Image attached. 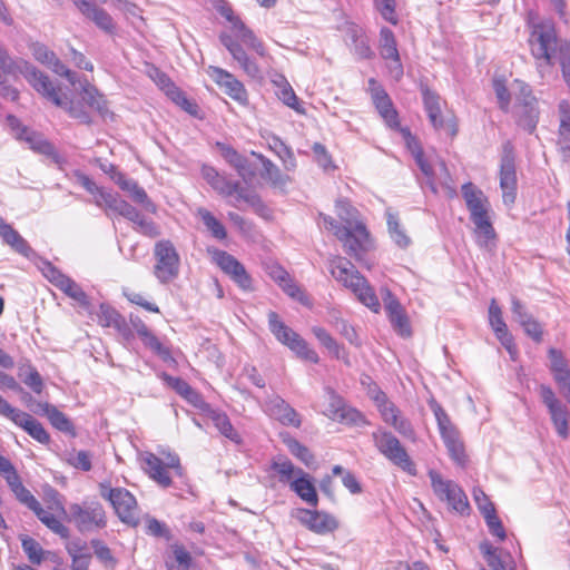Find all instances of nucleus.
I'll return each mask as SVG.
<instances>
[{
  "label": "nucleus",
  "mask_w": 570,
  "mask_h": 570,
  "mask_svg": "<svg viewBox=\"0 0 570 570\" xmlns=\"http://www.w3.org/2000/svg\"><path fill=\"white\" fill-rule=\"evenodd\" d=\"M112 179L122 190L129 194L134 202L142 205L148 212H156L155 204L149 199L145 189L141 188L137 181L126 178L121 173H117L116 176H112Z\"/></svg>",
  "instance_id": "30"
},
{
  "label": "nucleus",
  "mask_w": 570,
  "mask_h": 570,
  "mask_svg": "<svg viewBox=\"0 0 570 570\" xmlns=\"http://www.w3.org/2000/svg\"><path fill=\"white\" fill-rule=\"evenodd\" d=\"M421 91L424 109L432 126L436 130H445L449 136L454 137L458 132V127L454 119H445L443 117L441 97L428 87H422Z\"/></svg>",
  "instance_id": "17"
},
{
  "label": "nucleus",
  "mask_w": 570,
  "mask_h": 570,
  "mask_svg": "<svg viewBox=\"0 0 570 570\" xmlns=\"http://www.w3.org/2000/svg\"><path fill=\"white\" fill-rule=\"evenodd\" d=\"M267 316L271 332L282 344L286 345L299 358L315 364L318 363L320 357L317 353L308 347L304 338L285 325L276 312L271 311Z\"/></svg>",
  "instance_id": "10"
},
{
  "label": "nucleus",
  "mask_w": 570,
  "mask_h": 570,
  "mask_svg": "<svg viewBox=\"0 0 570 570\" xmlns=\"http://www.w3.org/2000/svg\"><path fill=\"white\" fill-rule=\"evenodd\" d=\"M383 421L391 425L396 432L406 438H414V429L411 422L401 415L396 405L389 401L385 393L376 391L373 396Z\"/></svg>",
  "instance_id": "16"
},
{
  "label": "nucleus",
  "mask_w": 570,
  "mask_h": 570,
  "mask_svg": "<svg viewBox=\"0 0 570 570\" xmlns=\"http://www.w3.org/2000/svg\"><path fill=\"white\" fill-rule=\"evenodd\" d=\"M57 287L79 304L87 306L88 297L82 288L70 277H66Z\"/></svg>",
  "instance_id": "54"
},
{
  "label": "nucleus",
  "mask_w": 570,
  "mask_h": 570,
  "mask_svg": "<svg viewBox=\"0 0 570 570\" xmlns=\"http://www.w3.org/2000/svg\"><path fill=\"white\" fill-rule=\"evenodd\" d=\"M387 227L393 242L401 248H406L411 244L410 237L401 228L397 216L387 213Z\"/></svg>",
  "instance_id": "49"
},
{
  "label": "nucleus",
  "mask_w": 570,
  "mask_h": 570,
  "mask_svg": "<svg viewBox=\"0 0 570 570\" xmlns=\"http://www.w3.org/2000/svg\"><path fill=\"white\" fill-rule=\"evenodd\" d=\"M372 439L377 451L394 465L410 475H416V468L405 448L391 432L377 429L372 433Z\"/></svg>",
  "instance_id": "9"
},
{
  "label": "nucleus",
  "mask_w": 570,
  "mask_h": 570,
  "mask_svg": "<svg viewBox=\"0 0 570 570\" xmlns=\"http://www.w3.org/2000/svg\"><path fill=\"white\" fill-rule=\"evenodd\" d=\"M16 425L22 428L32 439L41 444H48L50 436L32 415L19 410L11 420Z\"/></svg>",
  "instance_id": "32"
},
{
  "label": "nucleus",
  "mask_w": 570,
  "mask_h": 570,
  "mask_svg": "<svg viewBox=\"0 0 570 570\" xmlns=\"http://www.w3.org/2000/svg\"><path fill=\"white\" fill-rule=\"evenodd\" d=\"M53 87L62 101V105L59 106L60 108L66 109L70 117L79 120L81 124L88 125L91 122L90 115L85 110L83 106L80 102H75L72 100L68 101L66 97H62L60 95L59 88H57L55 85Z\"/></svg>",
  "instance_id": "48"
},
{
  "label": "nucleus",
  "mask_w": 570,
  "mask_h": 570,
  "mask_svg": "<svg viewBox=\"0 0 570 570\" xmlns=\"http://www.w3.org/2000/svg\"><path fill=\"white\" fill-rule=\"evenodd\" d=\"M557 145L560 151L563 154L570 153V121L566 122L564 120L560 122L558 129V140Z\"/></svg>",
  "instance_id": "63"
},
{
  "label": "nucleus",
  "mask_w": 570,
  "mask_h": 570,
  "mask_svg": "<svg viewBox=\"0 0 570 570\" xmlns=\"http://www.w3.org/2000/svg\"><path fill=\"white\" fill-rule=\"evenodd\" d=\"M413 154L420 169L428 178L430 189L436 194L439 187H441L448 197H454L456 195L455 186L445 163L439 160L435 166H432L424 159L421 149L413 151Z\"/></svg>",
  "instance_id": "14"
},
{
  "label": "nucleus",
  "mask_w": 570,
  "mask_h": 570,
  "mask_svg": "<svg viewBox=\"0 0 570 570\" xmlns=\"http://www.w3.org/2000/svg\"><path fill=\"white\" fill-rule=\"evenodd\" d=\"M499 176L503 203L507 206H511L517 198L518 179L514 148L510 141L504 142L502 147Z\"/></svg>",
  "instance_id": "15"
},
{
  "label": "nucleus",
  "mask_w": 570,
  "mask_h": 570,
  "mask_svg": "<svg viewBox=\"0 0 570 570\" xmlns=\"http://www.w3.org/2000/svg\"><path fill=\"white\" fill-rule=\"evenodd\" d=\"M291 490L295 492L303 501L316 507L318 502L316 489L312 482V478L303 472L298 478L291 482Z\"/></svg>",
  "instance_id": "37"
},
{
  "label": "nucleus",
  "mask_w": 570,
  "mask_h": 570,
  "mask_svg": "<svg viewBox=\"0 0 570 570\" xmlns=\"http://www.w3.org/2000/svg\"><path fill=\"white\" fill-rule=\"evenodd\" d=\"M48 497L50 498L48 509L63 514L81 533L94 532L107 525L106 511L97 501L71 503L67 512L58 491L50 489Z\"/></svg>",
  "instance_id": "2"
},
{
  "label": "nucleus",
  "mask_w": 570,
  "mask_h": 570,
  "mask_svg": "<svg viewBox=\"0 0 570 570\" xmlns=\"http://www.w3.org/2000/svg\"><path fill=\"white\" fill-rule=\"evenodd\" d=\"M328 266L332 276L338 283L348 288L357 299L371 311L375 313L379 312L381 305L374 289L350 261L341 256H335L330 259Z\"/></svg>",
  "instance_id": "4"
},
{
  "label": "nucleus",
  "mask_w": 570,
  "mask_h": 570,
  "mask_svg": "<svg viewBox=\"0 0 570 570\" xmlns=\"http://www.w3.org/2000/svg\"><path fill=\"white\" fill-rule=\"evenodd\" d=\"M37 518L53 533L60 535L63 539L69 537V529L65 527L52 513L46 511L40 502L37 504V508L31 510Z\"/></svg>",
  "instance_id": "41"
},
{
  "label": "nucleus",
  "mask_w": 570,
  "mask_h": 570,
  "mask_svg": "<svg viewBox=\"0 0 570 570\" xmlns=\"http://www.w3.org/2000/svg\"><path fill=\"white\" fill-rule=\"evenodd\" d=\"M67 462L76 469L89 471L91 469V454L85 450H72L68 453Z\"/></svg>",
  "instance_id": "59"
},
{
  "label": "nucleus",
  "mask_w": 570,
  "mask_h": 570,
  "mask_svg": "<svg viewBox=\"0 0 570 570\" xmlns=\"http://www.w3.org/2000/svg\"><path fill=\"white\" fill-rule=\"evenodd\" d=\"M528 41L535 60L543 61L548 66L552 65L558 46L557 32L552 21L543 20L533 23Z\"/></svg>",
  "instance_id": "8"
},
{
  "label": "nucleus",
  "mask_w": 570,
  "mask_h": 570,
  "mask_svg": "<svg viewBox=\"0 0 570 570\" xmlns=\"http://www.w3.org/2000/svg\"><path fill=\"white\" fill-rule=\"evenodd\" d=\"M0 237L6 244L22 256L29 258L33 250L29 246L28 242L4 219H0Z\"/></svg>",
  "instance_id": "35"
},
{
  "label": "nucleus",
  "mask_w": 570,
  "mask_h": 570,
  "mask_svg": "<svg viewBox=\"0 0 570 570\" xmlns=\"http://www.w3.org/2000/svg\"><path fill=\"white\" fill-rule=\"evenodd\" d=\"M213 261L227 274L242 289H250L252 279L247 274L244 265L233 255L217 248H208Z\"/></svg>",
  "instance_id": "18"
},
{
  "label": "nucleus",
  "mask_w": 570,
  "mask_h": 570,
  "mask_svg": "<svg viewBox=\"0 0 570 570\" xmlns=\"http://www.w3.org/2000/svg\"><path fill=\"white\" fill-rule=\"evenodd\" d=\"M31 49L36 60L46 65L58 76L65 77L72 86H76V73L71 71L47 46L42 43H33Z\"/></svg>",
  "instance_id": "26"
},
{
  "label": "nucleus",
  "mask_w": 570,
  "mask_h": 570,
  "mask_svg": "<svg viewBox=\"0 0 570 570\" xmlns=\"http://www.w3.org/2000/svg\"><path fill=\"white\" fill-rule=\"evenodd\" d=\"M335 210L337 217L343 223V228H346L348 232L346 253L357 262H362L364 253L371 247V239L366 226L360 218L358 210L345 199L336 202Z\"/></svg>",
  "instance_id": "5"
},
{
  "label": "nucleus",
  "mask_w": 570,
  "mask_h": 570,
  "mask_svg": "<svg viewBox=\"0 0 570 570\" xmlns=\"http://www.w3.org/2000/svg\"><path fill=\"white\" fill-rule=\"evenodd\" d=\"M383 302L394 331L402 337H410L412 335L410 321L399 299L389 289H385Z\"/></svg>",
  "instance_id": "21"
},
{
  "label": "nucleus",
  "mask_w": 570,
  "mask_h": 570,
  "mask_svg": "<svg viewBox=\"0 0 570 570\" xmlns=\"http://www.w3.org/2000/svg\"><path fill=\"white\" fill-rule=\"evenodd\" d=\"M21 547L28 559L33 564H40L43 560V549L41 546L31 537L22 535L20 538Z\"/></svg>",
  "instance_id": "53"
},
{
  "label": "nucleus",
  "mask_w": 570,
  "mask_h": 570,
  "mask_svg": "<svg viewBox=\"0 0 570 570\" xmlns=\"http://www.w3.org/2000/svg\"><path fill=\"white\" fill-rule=\"evenodd\" d=\"M164 459L151 452L141 454V468L145 473L163 488H169L173 483L169 470H173L177 476H183L184 470L179 456L170 451H160Z\"/></svg>",
  "instance_id": "6"
},
{
  "label": "nucleus",
  "mask_w": 570,
  "mask_h": 570,
  "mask_svg": "<svg viewBox=\"0 0 570 570\" xmlns=\"http://www.w3.org/2000/svg\"><path fill=\"white\" fill-rule=\"evenodd\" d=\"M150 77L174 102L190 112L191 104L166 73L157 68H153Z\"/></svg>",
  "instance_id": "31"
},
{
  "label": "nucleus",
  "mask_w": 570,
  "mask_h": 570,
  "mask_svg": "<svg viewBox=\"0 0 570 570\" xmlns=\"http://www.w3.org/2000/svg\"><path fill=\"white\" fill-rule=\"evenodd\" d=\"M10 490L16 495L17 500L26 505L28 509L32 510L37 508L39 501L35 498V495L22 484L21 479L18 478L13 482L8 484Z\"/></svg>",
  "instance_id": "51"
},
{
  "label": "nucleus",
  "mask_w": 570,
  "mask_h": 570,
  "mask_svg": "<svg viewBox=\"0 0 570 570\" xmlns=\"http://www.w3.org/2000/svg\"><path fill=\"white\" fill-rule=\"evenodd\" d=\"M281 287L289 297L298 301L304 305L309 304L308 296L291 277Z\"/></svg>",
  "instance_id": "60"
},
{
  "label": "nucleus",
  "mask_w": 570,
  "mask_h": 570,
  "mask_svg": "<svg viewBox=\"0 0 570 570\" xmlns=\"http://www.w3.org/2000/svg\"><path fill=\"white\" fill-rule=\"evenodd\" d=\"M223 14L232 23L234 36L222 33L219 36L220 42L248 77L253 79L261 78V69L258 65L246 53L239 41L254 50L261 57L266 55L264 43L244 24L239 18L233 14L230 9L223 12Z\"/></svg>",
  "instance_id": "1"
},
{
  "label": "nucleus",
  "mask_w": 570,
  "mask_h": 570,
  "mask_svg": "<svg viewBox=\"0 0 570 570\" xmlns=\"http://www.w3.org/2000/svg\"><path fill=\"white\" fill-rule=\"evenodd\" d=\"M224 157L244 180L250 179L254 176V170L250 168L248 159L238 154L235 149H226Z\"/></svg>",
  "instance_id": "43"
},
{
  "label": "nucleus",
  "mask_w": 570,
  "mask_h": 570,
  "mask_svg": "<svg viewBox=\"0 0 570 570\" xmlns=\"http://www.w3.org/2000/svg\"><path fill=\"white\" fill-rule=\"evenodd\" d=\"M140 340L147 348L153 351L164 362L173 364L176 363L175 358L171 356L169 347L165 346L151 331L147 332L140 337Z\"/></svg>",
  "instance_id": "44"
},
{
  "label": "nucleus",
  "mask_w": 570,
  "mask_h": 570,
  "mask_svg": "<svg viewBox=\"0 0 570 570\" xmlns=\"http://www.w3.org/2000/svg\"><path fill=\"white\" fill-rule=\"evenodd\" d=\"M78 183L92 195V202L99 208H104L105 202L101 198H106L107 196H111V191H107L106 189L98 187L94 180H91L87 175L80 174L78 175Z\"/></svg>",
  "instance_id": "46"
},
{
  "label": "nucleus",
  "mask_w": 570,
  "mask_h": 570,
  "mask_svg": "<svg viewBox=\"0 0 570 570\" xmlns=\"http://www.w3.org/2000/svg\"><path fill=\"white\" fill-rule=\"evenodd\" d=\"M511 312L513 320L520 325L533 318V316L528 312L525 305L515 296L511 298Z\"/></svg>",
  "instance_id": "62"
},
{
  "label": "nucleus",
  "mask_w": 570,
  "mask_h": 570,
  "mask_svg": "<svg viewBox=\"0 0 570 570\" xmlns=\"http://www.w3.org/2000/svg\"><path fill=\"white\" fill-rule=\"evenodd\" d=\"M379 50L384 60H390L387 65L390 75L395 80H400L403 76V65L397 50L395 36L387 27H382L380 30Z\"/></svg>",
  "instance_id": "19"
},
{
  "label": "nucleus",
  "mask_w": 570,
  "mask_h": 570,
  "mask_svg": "<svg viewBox=\"0 0 570 570\" xmlns=\"http://www.w3.org/2000/svg\"><path fill=\"white\" fill-rule=\"evenodd\" d=\"M462 196L465 200L470 218L475 226L476 243L481 248H490L495 239V230L489 217L490 203L484 193L472 183L462 186Z\"/></svg>",
  "instance_id": "3"
},
{
  "label": "nucleus",
  "mask_w": 570,
  "mask_h": 570,
  "mask_svg": "<svg viewBox=\"0 0 570 570\" xmlns=\"http://www.w3.org/2000/svg\"><path fill=\"white\" fill-rule=\"evenodd\" d=\"M101 199L105 202L102 209H105L108 216L111 214H117L130 220L131 223L138 222V218L141 216L140 212L136 207L120 198L117 194L112 193L111 196H107V199Z\"/></svg>",
  "instance_id": "34"
},
{
  "label": "nucleus",
  "mask_w": 570,
  "mask_h": 570,
  "mask_svg": "<svg viewBox=\"0 0 570 570\" xmlns=\"http://www.w3.org/2000/svg\"><path fill=\"white\" fill-rule=\"evenodd\" d=\"M258 159L262 161L263 165V178L271 181L274 186H284L288 181V178L283 175L279 170V168L273 164L268 158L264 157L263 155H258Z\"/></svg>",
  "instance_id": "45"
},
{
  "label": "nucleus",
  "mask_w": 570,
  "mask_h": 570,
  "mask_svg": "<svg viewBox=\"0 0 570 570\" xmlns=\"http://www.w3.org/2000/svg\"><path fill=\"white\" fill-rule=\"evenodd\" d=\"M79 11L95 22L101 30L111 33L115 30V23L111 16L104 9L96 7L87 0H72Z\"/></svg>",
  "instance_id": "29"
},
{
  "label": "nucleus",
  "mask_w": 570,
  "mask_h": 570,
  "mask_svg": "<svg viewBox=\"0 0 570 570\" xmlns=\"http://www.w3.org/2000/svg\"><path fill=\"white\" fill-rule=\"evenodd\" d=\"M490 326L492 327L497 338L505 347L511 357H514L517 353L515 345L513 343V336L510 334L505 322L502 316L489 318Z\"/></svg>",
  "instance_id": "40"
},
{
  "label": "nucleus",
  "mask_w": 570,
  "mask_h": 570,
  "mask_svg": "<svg viewBox=\"0 0 570 570\" xmlns=\"http://www.w3.org/2000/svg\"><path fill=\"white\" fill-rule=\"evenodd\" d=\"M45 412L52 424L57 430L66 433H73V425L71 421L57 407L46 404Z\"/></svg>",
  "instance_id": "47"
},
{
  "label": "nucleus",
  "mask_w": 570,
  "mask_h": 570,
  "mask_svg": "<svg viewBox=\"0 0 570 570\" xmlns=\"http://www.w3.org/2000/svg\"><path fill=\"white\" fill-rule=\"evenodd\" d=\"M8 121L13 129L17 139L26 141L30 149L46 156L56 155L55 147L47 139H45L41 134H38L28 127L21 126L19 120L13 116H9Z\"/></svg>",
  "instance_id": "24"
},
{
  "label": "nucleus",
  "mask_w": 570,
  "mask_h": 570,
  "mask_svg": "<svg viewBox=\"0 0 570 570\" xmlns=\"http://www.w3.org/2000/svg\"><path fill=\"white\" fill-rule=\"evenodd\" d=\"M208 75L232 99L237 101L246 100V89L233 73L223 68L210 66L208 68Z\"/></svg>",
  "instance_id": "25"
},
{
  "label": "nucleus",
  "mask_w": 570,
  "mask_h": 570,
  "mask_svg": "<svg viewBox=\"0 0 570 570\" xmlns=\"http://www.w3.org/2000/svg\"><path fill=\"white\" fill-rule=\"evenodd\" d=\"M332 406H335L334 419L356 426L367 424L365 417L356 409L347 406L342 403V400L337 396H333Z\"/></svg>",
  "instance_id": "38"
},
{
  "label": "nucleus",
  "mask_w": 570,
  "mask_h": 570,
  "mask_svg": "<svg viewBox=\"0 0 570 570\" xmlns=\"http://www.w3.org/2000/svg\"><path fill=\"white\" fill-rule=\"evenodd\" d=\"M217 430L227 439L236 444L242 443L239 433L234 429L228 416L224 413H217L213 416Z\"/></svg>",
  "instance_id": "50"
},
{
  "label": "nucleus",
  "mask_w": 570,
  "mask_h": 570,
  "mask_svg": "<svg viewBox=\"0 0 570 570\" xmlns=\"http://www.w3.org/2000/svg\"><path fill=\"white\" fill-rule=\"evenodd\" d=\"M265 411L275 420L284 425H292L298 428L301 425V417L298 413L281 396L274 395L268 399L265 404Z\"/></svg>",
  "instance_id": "28"
},
{
  "label": "nucleus",
  "mask_w": 570,
  "mask_h": 570,
  "mask_svg": "<svg viewBox=\"0 0 570 570\" xmlns=\"http://www.w3.org/2000/svg\"><path fill=\"white\" fill-rule=\"evenodd\" d=\"M493 89H494L495 96L499 100L500 108L502 110L507 111L509 108L511 98H510L509 89L505 86V80L495 78L493 80Z\"/></svg>",
  "instance_id": "61"
},
{
  "label": "nucleus",
  "mask_w": 570,
  "mask_h": 570,
  "mask_svg": "<svg viewBox=\"0 0 570 570\" xmlns=\"http://www.w3.org/2000/svg\"><path fill=\"white\" fill-rule=\"evenodd\" d=\"M312 333L331 354L336 358H340L341 347L325 328L321 326H313Z\"/></svg>",
  "instance_id": "56"
},
{
  "label": "nucleus",
  "mask_w": 570,
  "mask_h": 570,
  "mask_svg": "<svg viewBox=\"0 0 570 570\" xmlns=\"http://www.w3.org/2000/svg\"><path fill=\"white\" fill-rule=\"evenodd\" d=\"M285 444L289 452L301 460L306 466H311L314 463V455L297 440L289 438L285 440Z\"/></svg>",
  "instance_id": "55"
},
{
  "label": "nucleus",
  "mask_w": 570,
  "mask_h": 570,
  "mask_svg": "<svg viewBox=\"0 0 570 570\" xmlns=\"http://www.w3.org/2000/svg\"><path fill=\"white\" fill-rule=\"evenodd\" d=\"M99 494L107 500L120 521L129 527L139 524V509L136 498L125 488H112L109 482L99 484Z\"/></svg>",
  "instance_id": "7"
},
{
  "label": "nucleus",
  "mask_w": 570,
  "mask_h": 570,
  "mask_svg": "<svg viewBox=\"0 0 570 570\" xmlns=\"http://www.w3.org/2000/svg\"><path fill=\"white\" fill-rule=\"evenodd\" d=\"M553 376L559 385L561 394L568 402H570V371L568 368H562L553 372Z\"/></svg>",
  "instance_id": "64"
},
{
  "label": "nucleus",
  "mask_w": 570,
  "mask_h": 570,
  "mask_svg": "<svg viewBox=\"0 0 570 570\" xmlns=\"http://www.w3.org/2000/svg\"><path fill=\"white\" fill-rule=\"evenodd\" d=\"M396 0H374V8L381 17L391 24H397L399 18L395 12Z\"/></svg>",
  "instance_id": "57"
},
{
  "label": "nucleus",
  "mask_w": 570,
  "mask_h": 570,
  "mask_svg": "<svg viewBox=\"0 0 570 570\" xmlns=\"http://www.w3.org/2000/svg\"><path fill=\"white\" fill-rule=\"evenodd\" d=\"M511 90L515 97L517 102L524 107L525 112L532 118L535 114L537 100L532 95V90L529 85L521 80H514Z\"/></svg>",
  "instance_id": "39"
},
{
  "label": "nucleus",
  "mask_w": 570,
  "mask_h": 570,
  "mask_svg": "<svg viewBox=\"0 0 570 570\" xmlns=\"http://www.w3.org/2000/svg\"><path fill=\"white\" fill-rule=\"evenodd\" d=\"M430 407L435 416L441 438L451 459L456 464L464 465L466 462V455L456 428L452 424L449 415L436 401L432 400L430 402Z\"/></svg>",
  "instance_id": "11"
},
{
  "label": "nucleus",
  "mask_w": 570,
  "mask_h": 570,
  "mask_svg": "<svg viewBox=\"0 0 570 570\" xmlns=\"http://www.w3.org/2000/svg\"><path fill=\"white\" fill-rule=\"evenodd\" d=\"M213 188L222 196L233 197L234 199L230 202L233 206H238L239 202L254 205L257 200V196L255 194L249 193L246 188L242 187L238 181H233L223 175H219Z\"/></svg>",
  "instance_id": "27"
},
{
  "label": "nucleus",
  "mask_w": 570,
  "mask_h": 570,
  "mask_svg": "<svg viewBox=\"0 0 570 570\" xmlns=\"http://www.w3.org/2000/svg\"><path fill=\"white\" fill-rule=\"evenodd\" d=\"M76 83L80 86V95L82 100L97 112H99L102 117L109 114L107 101L102 94L91 85L87 78L77 79Z\"/></svg>",
  "instance_id": "33"
},
{
  "label": "nucleus",
  "mask_w": 570,
  "mask_h": 570,
  "mask_svg": "<svg viewBox=\"0 0 570 570\" xmlns=\"http://www.w3.org/2000/svg\"><path fill=\"white\" fill-rule=\"evenodd\" d=\"M296 519L308 530L317 534H327L338 527L336 519L323 511L298 509Z\"/></svg>",
  "instance_id": "20"
},
{
  "label": "nucleus",
  "mask_w": 570,
  "mask_h": 570,
  "mask_svg": "<svg viewBox=\"0 0 570 570\" xmlns=\"http://www.w3.org/2000/svg\"><path fill=\"white\" fill-rule=\"evenodd\" d=\"M196 215L202 219L203 224L216 239H225L227 236L224 225L206 208L198 207Z\"/></svg>",
  "instance_id": "42"
},
{
  "label": "nucleus",
  "mask_w": 570,
  "mask_h": 570,
  "mask_svg": "<svg viewBox=\"0 0 570 570\" xmlns=\"http://www.w3.org/2000/svg\"><path fill=\"white\" fill-rule=\"evenodd\" d=\"M320 219L323 226L332 232L338 240L343 243L344 249L346 250V244L348 243V232L346 228H343L333 217L324 214H320Z\"/></svg>",
  "instance_id": "58"
},
{
  "label": "nucleus",
  "mask_w": 570,
  "mask_h": 570,
  "mask_svg": "<svg viewBox=\"0 0 570 570\" xmlns=\"http://www.w3.org/2000/svg\"><path fill=\"white\" fill-rule=\"evenodd\" d=\"M154 256L156 259L154 275L161 284H168L178 276L180 256L170 240H158L154 247Z\"/></svg>",
  "instance_id": "12"
},
{
  "label": "nucleus",
  "mask_w": 570,
  "mask_h": 570,
  "mask_svg": "<svg viewBox=\"0 0 570 570\" xmlns=\"http://www.w3.org/2000/svg\"><path fill=\"white\" fill-rule=\"evenodd\" d=\"M283 85L277 89L276 94L278 98L289 108L294 109L296 112L304 115L305 109L302 104L298 101L296 94L294 92L292 86L288 81H281Z\"/></svg>",
  "instance_id": "52"
},
{
  "label": "nucleus",
  "mask_w": 570,
  "mask_h": 570,
  "mask_svg": "<svg viewBox=\"0 0 570 570\" xmlns=\"http://www.w3.org/2000/svg\"><path fill=\"white\" fill-rule=\"evenodd\" d=\"M368 86L373 104L380 116L389 127L397 128L400 126L399 115L386 91L373 78L368 80Z\"/></svg>",
  "instance_id": "22"
},
{
  "label": "nucleus",
  "mask_w": 570,
  "mask_h": 570,
  "mask_svg": "<svg viewBox=\"0 0 570 570\" xmlns=\"http://www.w3.org/2000/svg\"><path fill=\"white\" fill-rule=\"evenodd\" d=\"M429 478L434 494L445 501L454 511L464 513L469 510V501L461 487L452 480L444 479L438 471L430 470Z\"/></svg>",
  "instance_id": "13"
},
{
  "label": "nucleus",
  "mask_w": 570,
  "mask_h": 570,
  "mask_svg": "<svg viewBox=\"0 0 570 570\" xmlns=\"http://www.w3.org/2000/svg\"><path fill=\"white\" fill-rule=\"evenodd\" d=\"M271 469L277 475L278 482L288 484L289 487L291 482L304 472L302 469L296 468L293 462L284 455L275 456L272 461Z\"/></svg>",
  "instance_id": "36"
},
{
  "label": "nucleus",
  "mask_w": 570,
  "mask_h": 570,
  "mask_svg": "<svg viewBox=\"0 0 570 570\" xmlns=\"http://www.w3.org/2000/svg\"><path fill=\"white\" fill-rule=\"evenodd\" d=\"M540 396L544 405L548 407L551 420L556 426L558 434L562 438L568 435V411L556 397L551 387L541 385Z\"/></svg>",
  "instance_id": "23"
}]
</instances>
